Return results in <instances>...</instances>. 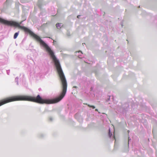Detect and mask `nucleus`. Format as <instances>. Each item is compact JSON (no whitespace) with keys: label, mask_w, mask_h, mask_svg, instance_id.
<instances>
[{"label":"nucleus","mask_w":157,"mask_h":157,"mask_svg":"<svg viewBox=\"0 0 157 157\" xmlns=\"http://www.w3.org/2000/svg\"><path fill=\"white\" fill-rule=\"evenodd\" d=\"M112 135V132H111L110 129H109V137H111V136Z\"/></svg>","instance_id":"39448f33"},{"label":"nucleus","mask_w":157,"mask_h":157,"mask_svg":"<svg viewBox=\"0 0 157 157\" xmlns=\"http://www.w3.org/2000/svg\"><path fill=\"white\" fill-rule=\"evenodd\" d=\"M82 55L83 54L82 52L80 51L77 52H75V55L79 58H82Z\"/></svg>","instance_id":"f257e3e1"},{"label":"nucleus","mask_w":157,"mask_h":157,"mask_svg":"<svg viewBox=\"0 0 157 157\" xmlns=\"http://www.w3.org/2000/svg\"><path fill=\"white\" fill-rule=\"evenodd\" d=\"M80 17V15H78V16H77V17L78 18H79Z\"/></svg>","instance_id":"423d86ee"},{"label":"nucleus","mask_w":157,"mask_h":157,"mask_svg":"<svg viewBox=\"0 0 157 157\" xmlns=\"http://www.w3.org/2000/svg\"><path fill=\"white\" fill-rule=\"evenodd\" d=\"M84 44H85V43H82V44H83V45H84Z\"/></svg>","instance_id":"6e6552de"},{"label":"nucleus","mask_w":157,"mask_h":157,"mask_svg":"<svg viewBox=\"0 0 157 157\" xmlns=\"http://www.w3.org/2000/svg\"><path fill=\"white\" fill-rule=\"evenodd\" d=\"M56 25L57 28L59 29L63 26V24L62 23H57Z\"/></svg>","instance_id":"f03ea898"},{"label":"nucleus","mask_w":157,"mask_h":157,"mask_svg":"<svg viewBox=\"0 0 157 157\" xmlns=\"http://www.w3.org/2000/svg\"><path fill=\"white\" fill-rule=\"evenodd\" d=\"M84 104L87 105L88 107H91L93 109H94L95 108V107L94 106L91 105H90L89 104H88L87 103H86V104L84 103Z\"/></svg>","instance_id":"7ed1b4c3"},{"label":"nucleus","mask_w":157,"mask_h":157,"mask_svg":"<svg viewBox=\"0 0 157 157\" xmlns=\"http://www.w3.org/2000/svg\"><path fill=\"white\" fill-rule=\"evenodd\" d=\"M18 34H19L18 32H17V33H15L14 35V36H13L14 38L15 39L17 37V36H18Z\"/></svg>","instance_id":"20e7f679"},{"label":"nucleus","mask_w":157,"mask_h":157,"mask_svg":"<svg viewBox=\"0 0 157 157\" xmlns=\"http://www.w3.org/2000/svg\"><path fill=\"white\" fill-rule=\"evenodd\" d=\"M95 111H98V109H95Z\"/></svg>","instance_id":"0eeeda50"}]
</instances>
